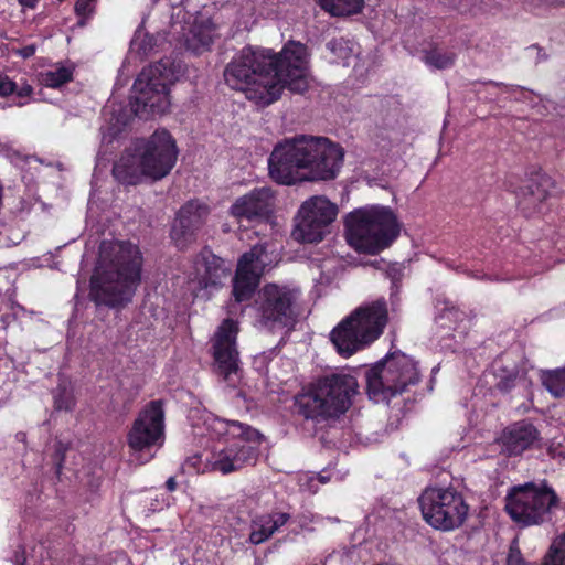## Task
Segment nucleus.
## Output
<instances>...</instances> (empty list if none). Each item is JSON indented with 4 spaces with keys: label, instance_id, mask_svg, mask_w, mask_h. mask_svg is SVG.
Listing matches in <instances>:
<instances>
[{
    "label": "nucleus",
    "instance_id": "obj_31",
    "mask_svg": "<svg viewBox=\"0 0 565 565\" xmlns=\"http://www.w3.org/2000/svg\"><path fill=\"white\" fill-rule=\"evenodd\" d=\"M110 111L113 117L110 118V125L111 127L109 128V131L108 134H106L105 131H103V141H105L107 139V136L109 137H115L118 132H120L121 128L127 124L128 121V118L129 116H118V117H115V108H114V104H109L107 105L106 107V113Z\"/></svg>",
    "mask_w": 565,
    "mask_h": 565
},
{
    "label": "nucleus",
    "instance_id": "obj_32",
    "mask_svg": "<svg viewBox=\"0 0 565 565\" xmlns=\"http://www.w3.org/2000/svg\"><path fill=\"white\" fill-rule=\"evenodd\" d=\"M257 21V14L255 6L247 1L246 4L242 8L239 13V28L244 30H249Z\"/></svg>",
    "mask_w": 565,
    "mask_h": 565
},
{
    "label": "nucleus",
    "instance_id": "obj_37",
    "mask_svg": "<svg viewBox=\"0 0 565 565\" xmlns=\"http://www.w3.org/2000/svg\"><path fill=\"white\" fill-rule=\"evenodd\" d=\"M73 406V399L70 396H55V407L57 409H70Z\"/></svg>",
    "mask_w": 565,
    "mask_h": 565
},
{
    "label": "nucleus",
    "instance_id": "obj_26",
    "mask_svg": "<svg viewBox=\"0 0 565 565\" xmlns=\"http://www.w3.org/2000/svg\"><path fill=\"white\" fill-rule=\"evenodd\" d=\"M73 77V67L66 64H55L51 68L41 72L40 83L45 87L57 88L70 82Z\"/></svg>",
    "mask_w": 565,
    "mask_h": 565
},
{
    "label": "nucleus",
    "instance_id": "obj_29",
    "mask_svg": "<svg viewBox=\"0 0 565 565\" xmlns=\"http://www.w3.org/2000/svg\"><path fill=\"white\" fill-rule=\"evenodd\" d=\"M425 64L429 67L444 70L452 66L455 54L448 51L434 49L427 52L423 57Z\"/></svg>",
    "mask_w": 565,
    "mask_h": 565
},
{
    "label": "nucleus",
    "instance_id": "obj_42",
    "mask_svg": "<svg viewBox=\"0 0 565 565\" xmlns=\"http://www.w3.org/2000/svg\"><path fill=\"white\" fill-rule=\"evenodd\" d=\"M177 487V482L174 480V478H169L168 481H167V488L170 490V491H173Z\"/></svg>",
    "mask_w": 565,
    "mask_h": 565
},
{
    "label": "nucleus",
    "instance_id": "obj_24",
    "mask_svg": "<svg viewBox=\"0 0 565 565\" xmlns=\"http://www.w3.org/2000/svg\"><path fill=\"white\" fill-rule=\"evenodd\" d=\"M550 180L542 178L539 182L527 185L519 194V205L523 211L536 210L548 196Z\"/></svg>",
    "mask_w": 565,
    "mask_h": 565
},
{
    "label": "nucleus",
    "instance_id": "obj_3",
    "mask_svg": "<svg viewBox=\"0 0 565 565\" xmlns=\"http://www.w3.org/2000/svg\"><path fill=\"white\" fill-rule=\"evenodd\" d=\"M344 152L324 137L299 135L278 142L268 159L270 178L290 185L305 179L331 180L340 171Z\"/></svg>",
    "mask_w": 565,
    "mask_h": 565
},
{
    "label": "nucleus",
    "instance_id": "obj_25",
    "mask_svg": "<svg viewBox=\"0 0 565 565\" xmlns=\"http://www.w3.org/2000/svg\"><path fill=\"white\" fill-rule=\"evenodd\" d=\"M318 4L334 17H347L360 13L364 7V0H316Z\"/></svg>",
    "mask_w": 565,
    "mask_h": 565
},
{
    "label": "nucleus",
    "instance_id": "obj_2",
    "mask_svg": "<svg viewBox=\"0 0 565 565\" xmlns=\"http://www.w3.org/2000/svg\"><path fill=\"white\" fill-rule=\"evenodd\" d=\"M189 418L195 436L216 440L202 455L188 459V466L198 473L214 471L228 475L256 462L264 436L254 427L199 408L192 409Z\"/></svg>",
    "mask_w": 565,
    "mask_h": 565
},
{
    "label": "nucleus",
    "instance_id": "obj_1",
    "mask_svg": "<svg viewBox=\"0 0 565 565\" xmlns=\"http://www.w3.org/2000/svg\"><path fill=\"white\" fill-rule=\"evenodd\" d=\"M224 81L234 90L260 107L278 100L288 88L303 93L310 84V53L299 41H288L279 52L263 46H245L224 68Z\"/></svg>",
    "mask_w": 565,
    "mask_h": 565
},
{
    "label": "nucleus",
    "instance_id": "obj_34",
    "mask_svg": "<svg viewBox=\"0 0 565 565\" xmlns=\"http://www.w3.org/2000/svg\"><path fill=\"white\" fill-rule=\"evenodd\" d=\"M318 480L319 478L316 477V476H312V475H305L300 478L299 482H300V488L303 490V491H308V492H311V493H315L318 491L319 489V483H318Z\"/></svg>",
    "mask_w": 565,
    "mask_h": 565
},
{
    "label": "nucleus",
    "instance_id": "obj_13",
    "mask_svg": "<svg viewBox=\"0 0 565 565\" xmlns=\"http://www.w3.org/2000/svg\"><path fill=\"white\" fill-rule=\"evenodd\" d=\"M419 507L423 519L434 529L454 531L468 518L469 505L462 494L454 488L428 487L420 494Z\"/></svg>",
    "mask_w": 565,
    "mask_h": 565
},
{
    "label": "nucleus",
    "instance_id": "obj_43",
    "mask_svg": "<svg viewBox=\"0 0 565 565\" xmlns=\"http://www.w3.org/2000/svg\"><path fill=\"white\" fill-rule=\"evenodd\" d=\"M315 476L319 478V480H318L319 484H324L330 480V477H327L323 475H315Z\"/></svg>",
    "mask_w": 565,
    "mask_h": 565
},
{
    "label": "nucleus",
    "instance_id": "obj_7",
    "mask_svg": "<svg viewBox=\"0 0 565 565\" xmlns=\"http://www.w3.org/2000/svg\"><path fill=\"white\" fill-rule=\"evenodd\" d=\"M387 321L388 311L383 298L366 301L332 330L331 341L340 355L349 358L376 341Z\"/></svg>",
    "mask_w": 565,
    "mask_h": 565
},
{
    "label": "nucleus",
    "instance_id": "obj_18",
    "mask_svg": "<svg viewBox=\"0 0 565 565\" xmlns=\"http://www.w3.org/2000/svg\"><path fill=\"white\" fill-rule=\"evenodd\" d=\"M227 277L224 262L210 252L202 253L188 274L186 292L194 298L207 299Z\"/></svg>",
    "mask_w": 565,
    "mask_h": 565
},
{
    "label": "nucleus",
    "instance_id": "obj_9",
    "mask_svg": "<svg viewBox=\"0 0 565 565\" xmlns=\"http://www.w3.org/2000/svg\"><path fill=\"white\" fill-rule=\"evenodd\" d=\"M179 73L169 60L143 68L134 84L131 111L141 118L164 114L170 107L169 88Z\"/></svg>",
    "mask_w": 565,
    "mask_h": 565
},
{
    "label": "nucleus",
    "instance_id": "obj_12",
    "mask_svg": "<svg viewBox=\"0 0 565 565\" xmlns=\"http://www.w3.org/2000/svg\"><path fill=\"white\" fill-rule=\"evenodd\" d=\"M558 505V497L546 482H527L510 489L505 497V509L518 523L535 525L551 519Z\"/></svg>",
    "mask_w": 565,
    "mask_h": 565
},
{
    "label": "nucleus",
    "instance_id": "obj_6",
    "mask_svg": "<svg viewBox=\"0 0 565 565\" xmlns=\"http://www.w3.org/2000/svg\"><path fill=\"white\" fill-rule=\"evenodd\" d=\"M347 242L354 249L376 254L388 247L399 234V224L390 207L367 205L344 218Z\"/></svg>",
    "mask_w": 565,
    "mask_h": 565
},
{
    "label": "nucleus",
    "instance_id": "obj_40",
    "mask_svg": "<svg viewBox=\"0 0 565 565\" xmlns=\"http://www.w3.org/2000/svg\"><path fill=\"white\" fill-rule=\"evenodd\" d=\"M13 562L15 563V565H28L26 558L24 556V551H21V553L17 552Z\"/></svg>",
    "mask_w": 565,
    "mask_h": 565
},
{
    "label": "nucleus",
    "instance_id": "obj_4",
    "mask_svg": "<svg viewBox=\"0 0 565 565\" xmlns=\"http://www.w3.org/2000/svg\"><path fill=\"white\" fill-rule=\"evenodd\" d=\"M141 266L138 246L126 242H103L90 281L92 297L109 307L127 303L141 280Z\"/></svg>",
    "mask_w": 565,
    "mask_h": 565
},
{
    "label": "nucleus",
    "instance_id": "obj_17",
    "mask_svg": "<svg viewBox=\"0 0 565 565\" xmlns=\"http://www.w3.org/2000/svg\"><path fill=\"white\" fill-rule=\"evenodd\" d=\"M299 290L276 284L266 285L259 292L257 306L259 323L274 328L276 324H286L291 318L292 306L297 301Z\"/></svg>",
    "mask_w": 565,
    "mask_h": 565
},
{
    "label": "nucleus",
    "instance_id": "obj_30",
    "mask_svg": "<svg viewBox=\"0 0 565 565\" xmlns=\"http://www.w3.org/2000/svg\"><path fill=\"white\" fill-rule=\"evenodd\" d=\"M542 565H565V533L554 540Z\"/></svg>",
    "mask_w": 565,
    "mask_h": 565
},
{
    "label": "nucleus",
    "instance_id": "obj_36",
    "mask_svg": "<svg viewBox=\"0 0 565 565\" xmlns=\"http://www.w3.org/2000/svg\"><path fill=\"white\" fill-rule=\"evenodd\" d=\"M95 0H77L75 4V10L78 15L85 17L88 15L94 9Z\"/></svg>",
    "mask_w": 565,
    "mask_h": 565
},
{
    "label": "nucleus",
    "instance_id": "obj_39",
    "mask_svg": "<svg viewBox=\"0 0 565 565\" xmlns=\"http://www.w3.org/2000/svg\"><path fill=\"white\" fill-rule=\"evenodd\" d=\"M35 53V46L34 45H28L22 47L19 51V54L23 56L24 58L32 56Z\"/></svg>",
    "mask_w": 565,
    "mask_h": 565
},
{
    "label": "nucleus",
    "instance_id": "obj_33",
    "mask_svg": "<svg viewBox=\"0 0 565 565\" xmlns=\"http://www.w3.org/2000/svg\"><path fill=\"white\" fill-rule=\"evenodd\" d=\"M507 565H531L524 561L516 542L510 545Z\"/></svg>",
    "mask_w": 565,
    "mask_h": 565
},
{
    "label": "nucleus",
    "instance_id": "obj_35",
    "mask_svg": "<svg viewBox=\"0 0 565 565\" xmlns=\"http://www.w3.org/2000/svg\"><path fill=\"white\" fill-rule=\"evenodd\" d=\"M15 90V83L6 74L0 72V96L6 97Z\"/></svg>",
    "mask_w": 565,
    "mask_h": 565
},
{
    "label": "nucleus",
    "instance_id": "obj_16",
    "mask_svg": "<svg viewBox=\"0 0 565 565\" xmlns=\"http://www.w3.org/2000/svg\"><path fill=\"white\" fill-rule=\"evenodd\" d=\"M164 439V413L159 401L147 404L138 414L128 433V445L136 451H150L160 447Z\"/></svg>",
    "mask_w": 565,
    "mask_h": 565
},
{
    "label": "nucleus",
    "instance_id": "obj_22",
    "mask_svg": "<svg viewBox=\"0 0 565 565\" xmlns=\"http://www.w3.org/2000/svg\"><path fill=\"white\" fill-rule=\"evenodd\" d=\"M540 440L541 436L536 427L527 420H520L504 428L497 441L503 454L520 456L539 445Z\"/></svg>",
    "mask_w": 565,
    "mask_h": 565
},
{
    "label": "nucleus",
    "instance_id": "obj_11",
    "mask_svg": "<svg viewBox=\"0 0 565 565\" xmlns=\"http://www.w3.org/2000/svg\"><path fill=\"white\" fill-rule=\"evenodd\" d=\"M157 7L170 11L172 34L194 53L209 50L218 35L217 25L207 11L191 12L190 0H157Z\"/></svg>",
    "mask_w": 565,
    "mask_h": 565
},
{
    "label": "nucleus",
    "instance_id": "obj_27",
    "mask_svg": "<svg viewBox=\"0 0 565 565\" xmlns=\"http://www.w3.org/2000/svg\"><path fill=\"white\" fill-rule=\"evenodd\" d=\"M541 382L552 396L565 397V367L543 371Z\"/></svg>",
    "mask_w": 565,
    "mask_h": 565
},
{
    "label": "nucleus",
    "instance_id": "obj_23",
    "mask_svg": "<svg viewBox=\"0 0 565 565\" xmlns=\"http://www.w3.org/2000/svg\"><path fill=\"white\" fill-rule=\"evenodd\" d=\"M289 520V514L275 512L255 518L252 522L249 541L257 545L267 541Z\"/></svg>",
    "mask_w": 565,
    "mask_h": 565
},
{
    "label": "nucleus",
    "instance_id": "obj_38",
    "mask_svg": "<svg viewBox=\"0 0 565 565\" xmlns=\"http://www.w3.org/2000/svg\"><path fill=\"white\" fill-rule=\"evenodd\" d=\"M14 92L17 93V96L19 98H25V97H29L31 95L32 87L30 85H28V84H24V85H22L19 88L15 86V90Z\"/></svg>",
    "mask_w": 565,
    "mask_h": 565
},
{
    "label": "nucleus",
    "instance_id": "obj_28",
    "mask_svg": "<svg viewBox=\"0 0 565 565\" xmlns=\"http://www.w3.org/2000/svg\"><path fill=\"white\" fill-rule=\"evenodd\" d=\"M332 53V62L342 63L344 66L351 65V60L356 57L355 45L344 39L332 40L327 44Z\"/></svg>",
    "mask_w": 565,
    "mask_h": 565
},
{
    "label": "nucleus",
    "instance_id": "obj_20",
    "mask_svg": "<svg viewBox=\"0 0 565 565\" xmlns=\"http://www.w3.org/2000/svg\"><path fill=\"white\" fill-rule=\"evenodd\" d=\"M276 206L275 193L270 188L263 186L237 198L230 207V215L237 223L269 221Z\"/></svg>",
    "mask_w": 565,
    "mask_h": 565
},
{
    "label": "nucleus",
    "instance_id": "obj_10",
    "mask_svg": "<svg viewBox=\"0 0 565 565\" xmlns=\"http://www.w3.org/2000/svg\"><path fill=\"white\" fill-rule=\"evenodd\" d=\"M417 363L402 352H393L366 373L367 394L374 403H387L419 382Z\"/></svg>",
    "mask_w": 565,
    "mask_h": 565
},
{
    "label": "nucleus",
    "instance_id": "obj_41",
    "mask_svg": "<svg viewBox=\"0 0 565 565\" xmlns=\"http://www.w3.org/2000/svg\"><path fill=\"white\" fill-rule=\"evenodd\" d=\"M19 3L24 9H35V7L38 4V0H19Z\"/></svg>",
    "mask_w": 565,
    "mask_h": 565
},
{
    "label": "nucleus",
    "instance_id": "obj_5",
    "mask_svg": "<svg viewBox=\"0 0 565 565\" xmlns=\"http://www.w3.org/2000/svg\"><path fill=\"white\" fill-rule=\"evenodd\" d=\"M178 159L174 139L166 129L156 130L150 137L138 139L125 151L113 169L114 177L124 184L160 180L168 175Z\"/></svg>",
    "mask_w": 565,
    "mask_h": 565
},
{
    "label": "nucleus",
    "instance_id": "obj_14",
    "mask_svg": "<svg viewBox=\"0 0 565 565\" xmlns=\"http://www.w3.org/2000/svg\"><path fill=\"white\" fill-rule=\"evenodd\" d=\"M338 213V205L327 196H310L298 209L291 236L300 243H319L331 233Z\"/></svg>",
    "mask_w": 565,
    "mask_h": 565
},
{
    "label": "nucleus",
    "instance_id": "obj_8",
    "mask_svg": "<svg viewBox=\"0 0 565 565\" xmlns=\"http://www.w3.org/2000/svg\"><path fill=\"white\" fill-rule=\"evenodd\" d=\"M356 388L355 377L333 374L319 380L308 392L300 394L296 405L306 418L338 417L349 409Z\"/></svg>",
    "mask_w": 565,
    "mask_h": 565
},
{
    "label": "nucleus",
    "instance_id": "obj_15",
    "mask_svg": "<svg viewBox=\"0 0 565 565\" xmlns=\"http://www.w3.org/2000/svg\"><path fill=\"white\" fill-rule=\"evenodd\" d=\"M279 260V246L275 243L255 245L238 260L233 281V296L237 302L250 298L268 267Z\"/></svg>",
    "mask_w": 565,
    "mask_h": 565
},
{
    "label": "nucleus",
    "instance_id": "obj_19",
    "mask_svg": "<svg viewBox=\"0 0 565 565\" xmlns=\"http://www.w3.org/2000/svg\"><path fill=\"white\" fill-rule=\"evenodd\" d=\"M238 324L233 319H225L216 329L212 339L213 356L218 373L225 381L234 384V376H237L238 351L236 348V337Z\"/></svg>",
    "mask_w": 565,
    "mask_h": 565
},
{
    "label": "nucleus",
    "instance_id": "obj_21",
    "mask_svg": "<svg viewBox=\"0 0 565 565\" xmlns=\"http://www.w3.org/2000/svg\"><path fill=\"white\" fill-rule=\"evenodd\" d=\"M209 213V206L199 201H190L180 209L171 230V237L177 246L184 247L193 238Z\"/></svg>",
    "mask_w": 565,
    "mask_h": 565
}]
</instances>
